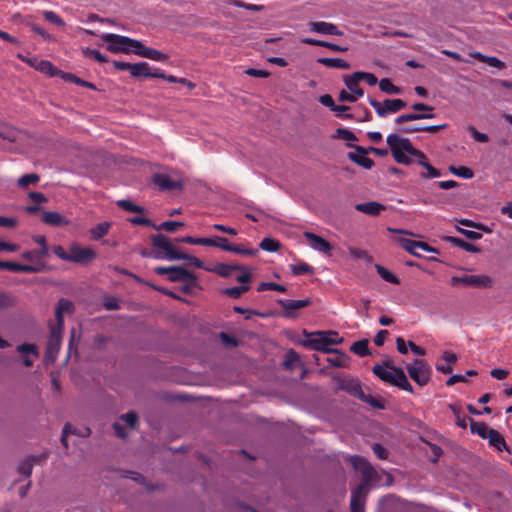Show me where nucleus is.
<instances>
[{
  "instance_id": "obj_43",
  "label": "nucleus",
  "mask_w": 512,
  "mask_h": 512,
  "mask_svg": "<svg viewBox=\"0 0 512 512\" xmlns=\"http://www.w3.org/2000/svg\"><path fill=\"white\" fill-rule=\"evenodd\" d=\"M449 170L454 175L464 178V179H471L474 176V172L466 166H459V167L450 166Z\"/></svg>"
},
{
  "instance_id": "obj_5",
  "label": "nucleus",
  "mask_w": 512,
  "mask_h": 512,
  "mask_svg": "<svg viewBox=\"0 0 512 512\" xmlns=\"http://www.w3.org/2000/svg\"><path fill=\"white\" fill-rule=\"evenodd\" d=\"M342 341L343 338L335 331H321L312 334L311 338L304 341V346L326 353H339L338 349H332L329 346L340 344Z\"/></svg>"
},
{
  "instance_id": "obj_62",
  "label": "nucleus",
  "mask_w": 512,
  "mask_h": 512,
  "mask_svg": "<svg viewBox=\"0 0 512 512\" xmlns=\"http://www.w3.org/2000/svg\"><path fill=\"white\" fill-rule=\"evenodd\" d=\"M65 78L75 84H78L80 86H83V87H87V88H90V89H95V86L94 84L90 83V82H87V81H84L82 79H80L79 77H77L76 75L74 74H66L65 75Z\"/></svg>"
},
{
  "instance_id": "obj_1",
  "label": "nucleus",
  "mask_w": 512,
  "mask_h": 512,
  "mask_svg": "<svg viewBox=\"0 0 512 512\" xmlns=\"http://www.w3.org/2000/svg\"><path fill=\"white\" fill-rule=\"evenodd\" d=\"M387 145L391 151L394 160L403 165H410L415 159L419 165L427 170V174H422L424 178L439 177L440 171L429 164L425 154L414 148L408 138L400 136L399 133H392L386 139Z\"/></svg>"
},
{
  "instance_id": "obj_47",
  "label": "nucleus",
  "mask_w": 512,
  "mask_h": 512,
  "mask_svg": "<svg viewBox=\"0 0 512 512\" xmlns=\"http://www.w3.org/2000/svg\"><path fill=\"white\" fill-rule=\"evenodd\" d=\"M32 461H40V457L33 456L31 459L23 461L19 466V472L25 477H30L32 473L33 463Z\"/></svg>"
},
{
  "instance_id": "obj_42",
  "label": "nucleus",
  "mask_w": 512,
  "mask_h": 512,
  "mask_svg": "<svg viewBox=\"0 0 512 512\" xmlns=\"http://www.w3.org/2000/svg\"><path fill=\"white\" fill-rule=\"evenodd\" d=\"M250 289L249 286H238V287H230L226 288L222 291V293L226 296H229L233 299H238L243 293L247 292Z\"/></svg>"
},
{
  "instance_id": "obj_49",
  "label": "nucleus",
  "mask_w": 512,
  "mask_h": 512,
  "mask_svg": "<svg viewBox=\"0 0 512 512\" xmlns=\"http://www.w3.org/2000/svg\"><path fill=\"white\" fill-rule=\"evenodd\" d=\"M228 4L233 5L235 7L245 8L251 11H261L264 9V6L262 5L245 3L242 0H228Z\"/></svg>"
},
{
  "instance_id": "obj_11",
  "label": "nucleus",
  "mask_w": 512,
  "mask_h": 512,
  "mask_svg": "<svg viewBox=\"0 0 512 512\" xmlns=\"http://www.w3.org/2000/svg\"><path fill=\"white\" fill-rule=\"evenodd\" d=\"M96 257V252L89 247H81L78 244H73L70 247V261L79 264H86Z\"/></svg>"
},
{
  "instance_id": "obj_38",
  "label": "nucleus",
  "mask_w": 512,
  "mask_h": 512,
  "mask_svg": "<svg viewBox=\"0 0 512 512\" xmlns=\"http://www.w3.org/2000/svg\"><path fill=\"white\" fill-rule=\"evenodd\" d=\"M109 228H110V223L102 222V223H99L98 225H96L95 227H93L91 229L90 233L95 240H98L108 233Z\"/></svg>"
},
{
  "instance_id": "obj_34",
  "label": "nucleus",
  "mask_w": 512,
  "mask_h": 512,
  "mask_svg": "<svg viewBox=\"0 0 512 512\" xmlns=\"http://www.w3.org/2000/svg\"><path fill=\"white\" fill-rule=\"evenodd\" d=\"M490 429L491 428H489L486 423H484V422H477V421H474V420L470 419V430H471V432L477 434L481 438L486 439L488 434H489V430Z\"/></svg>"
},
{
  "instance_id": "obj_44",
  "label": "nucleus",
  "mask_w": 512,
  "mask_h": 512,
  "mask_svg": "<svg viewBox=\"0 0 512 512\" xmlns=\"http://www.w3.org/2000/svg\"><path fill=\"white\" fill-rule=\"evenodd\" d=\"M352 79H354L353 74L344 76L345 85L357 98L362 97L364 95L363 89L358 87L359 82H355V84L352 85Z\"/></svg>"
},
{
  "instance_id": "obj_32",
  "label": "nucleus",
  "mask_w": 512,
  "mask_h": 512,
  "mask_svg": "<svg viewBox=\"0 0 512 512\" xmlns=\"http://www.w3.org/2000/svg\"><path fill=\"white\" fill-rule=\"evenodd\" d=\"M353 78L354 79H352V81H351L352 85L355 84V82H360L362 80L366 81L368 83V85H370V86L376 85L378 82L377 77L373 73H369V72H362V71L354 72Z\"/></svg>"
},
{
  "instance_id": "obj_53",
  "label": "nucleus",
  "mask_w": 512,
  "mask_h": 512,
  "mask_svg": "<svg viewBox=\"0 0 512 512\" xmlns=\"http://www.w3.org/2000/svg\"><path fill=\"white\" fill-rule=\"evenodd\" d=\"M259 292L266 290H274L279 292H286V287L274 282H262L259 284L258 289Z\"/></svg>"
},
{
  "instance_id": "obj_27",
  "label": "nucleus",
  "mask_w": 512,
  "mask_h": 512,
  "mask_svg": "<svg viewBox=\"0 0 512 512\" xmlns=\"http://www.w3.org/2000/svg\"><path fill=\"white\" fill-rule=\"evenodd\" d=\"M498 451L508 450L504 437L495 429H490L487 438Z\"/></svg>"
},
{
  "instance_id": "obj_41",
  "label": "nucleus",
  "mask_w": 512,
  "mask_h": 512,
  "mask_svg": "<svg viewBox=\"0 0 512 512\" xmlns=\"http://www.w3.org/2000/svg\"><path fill=\"white\" fill-rule=\"evenodd\" d=\"M22 133L16 129L8 128L0 132V139L7 140L9 142H17L21 139Z\"/></svg>"
},
{
  "instance_id": "obj_40",
  "label": "nucleus",
  "mask_w": 512,
  "mask_h": 512,
  "mask_svg": "<svg viewBox=\"0 0 512 512\" xmlns=\"http://www.w3.org/2000/svg\"><path fill=\"white\" fill-rule=\"evenodd\" d=\"M260 248L268 252H277L280 249V243L273 238H264L260 242Z\"/></svg>"
},
{
  "instance_id": "obj_48",
  "label": "nucleus",
  "mask_w": 512,
  "mask_h": 512,
  "mask_svg": "<svg viewBox=\"0 0 512 512\" xmlns=\"http://www.w3.org/2000/svg\"><path fill=\"white\" fill-rule=\"evenodd\" d=\"M83 54L88 57L96 60L99 63H106L108 62V58L103 55L100 51L96 49L86 48L83 50Z\"/></svg>"
},
{
  "instance_id": "obj_55",
  "label": "nucleus",
  "mask_w": 512,
  "mask_h": 512,
  "mask_svg": "<svg viewBox=\"0 0 512 512\" xmlns=\"http://www.w3.org/2000/svg\"><path fill=\"white\" fill-rule=\"evenodd\" d=\"M184 226L183 222H177V221H166L160 224L159 226L155 225V229L157 230H165L167 232H175L178 227Z\"/></svg>"
},
{
  "instance_id": "obj_20",
  "label": "nucleus",
  "mask_w": 512,
  "mask_h": 512,
  "mask_svg": "<svg viewBox=\"0 0 512 512\" xmlns=\"http://www.w3.org/2000/svg\"><path fill=\"white\" fill-rule=\"evenodd\" d=\"M168 279L171 282L184 281L191 283L193 285L196 283L197 280L196 276L192 272H189L188 270L180 266H175L171 275L168 276Z\"/></svg>"
},
{
  "instance_id": "obj_18",
  "label": "nucleus",
  "mask_w": 512,
  "mask_h": 512,
  "mask_svg": "<svg viewBox=\"0 0 512 512\" xmlns=\"http://www.w3.org/2000/svg\"><path fill=\"white\" fill-rule=\"evenodd\" d=\"M61 345V333L55 328H52L46 349V355L50 359H55Z\"/></svg>"
},
{
  "instance_id": "obj_46",
  "label": "nucleus",
  "mask_w": 512,
  "mask_h": 512,
  "mask_svg": "<svg viewBox=\"0 0 512 512\" xmlns=\"http://www.w3.org/2000/svg\"><path fill=\"white\" fill-rule=\"evenodd\" d=\"M290 269H291L292 274L295 276L313 273V268L306 263L290 265Z\"/></svg>"
},
{
  "instance_id": "obj_36",
  "label": "nucleus",
  "mask_w": 512,
  "mask_h": 512,
  "mask_svg": "<svg viewBox=\"0 0 512 512\" xmlns=\"http://www.w3.org/2000/svg\"><path fill=\"white\" fill-rule=\"evenodd\" d=\"M40 180V177L38 174L36 173H31V174H25L23 176H21L18 181H17V185L22 188V189H25L27 188L29 185H35L39 182Z\"/></svg>"
},
{
  "instance_id": "obj_51",
  "label": "nucleus",
  "mask_w": 512,
  "mask_h": 512,
  "mask_svg": "<svg viewBox=\"0 0 512 512\" xmlns=\"http://www.w3.org/2000/svg\"><path fill=\"white\" fill-rule=\"evenodd\" d=\"M334 137L348 142L357 140L356 135L352 131L345 128H338Z\"/></svg>"
},
{
  "instance_id": "obj_12",
  "label": "nucleus",
  "mask_w": 512,
  "mask_h": 512,
  "mask_svg": "<svg viewBox=\"0 0 512 512\" xmlns=\"http://www.w3.org/2000/svg\"><path fill=\"white\" fill-rule=\"evenodd\" d=\"M133 77L135 78H141V77H163V71L155 68L152 69L149 63L147 62H139V63H133L131 73Z\"/></svg>"
},
{
  "instance_id": "obj_30",
  "label": "nucleus",
  "mask_w": 512,
  "mask_h": 512,
  "mask_svg": "<svg viewBox=\"0 0 512 512\" xmlns=\"http://www.w3.org/2000/svg\"><path fill=\"white\" fill-rule=\"evenodd\" d=\"M317 62L329 67V68H337V69H349L350 64L340 58H319L317 59Z\"/></svg>"
},
{
  "instance_id": "obj_9",
  "label": "nucleus",
  "mask_w": 512,
  "mask_h": 512,
  "mask_svg": "<svg viewBox=\"0 0 512 512\" xmlns=\"http://www.w3.org/2000/svg\"><path fill=\"white\" fill-rule=\"evenodd\" d=\"M451 285H464L470 287H490L492 279L486 275H462L453 276L450 280Z\"/></svg>"
},
{
  "instance_id": "obj_14",
  "label": "nucleus",
  "mask_w": 512,
  "mask_h": 512,
  "mask_svg": "<svg viewBox=\"0 0 512 512\" xmlns=\"http://www.w3.org/2000/svg\"><path fill=\"white\" fill-rule=\"evenodd\" d=\"M153 182L156 186L159 187L160 190L163 191H172L181 189L183 183L181 181H175L171 179L168 175L158 173L153 176Z\"/></svg>"
},
{
  "instance_id": "obj_19",
  "label": "nucleus",
  "mask_w": 512,
  "mask_h": 512,
  "mask_svg": "<svg viewBox=\"0 0 512 512\" xmlns=\"http://www.w3.org/2000/svg\"><path fill=\"white\" fill-rule=\"evenodd\" d=\"M339 388L359 399L363 397V390L358 379L348 378L340 381Z\"/></svg>"
},
{
  "instance_id": "obj_13",
  "label": "nucleus",
  "mask_w": 512,
  "mask_h": 512,
  "mask_svg": "<svg viewBox=\"0 0 512 512\" xmlns=\"http://www.w3.org/2000/svg\"><path fill=\"white\" fill-rule=\"evenodd\" d=\"M278 304L283 308L284 310V316L287 318H292L295 316L294 311L298 309L305 308L311 304L310 299H303V300H284L279 299Z\"/></svg>"
},
{
  "instance_id": "obj_26",
  "label": "nucleus",
  "mask_w": 512,
  "mask_h": 512,
  "mask_svg": "<svg viewBox=\"0 0 512 512\" xmlns=\"http://www.w3.org/2000/svg\"><path fill=\"white\" fill-rule=\"evenodd\" d=\"M207 271L214 272L221 277H228L234 270H244L243 266L240 265H229L219 263L213 268H205Z\"/></svg>"
},
{
  "instance_id": "obj_2",
  "label": "nucleus",
  "mask_w": 512,
  "mask_h": 512,
  "mask_svg": "<svg viewBox=\"0 0 512 512\" xmlns=\"http://www.w3.org/2000/svg\"><path fill=\"white\" fill-rule=\"evenodd\" d=\"M351 463L356 470L362 473V480L361 483L351 492L350 509L351 512H364L368 486L370 483L376 481L377 472L373 466L362 457H351Z\"/></svg>"
},
{
  "instance_id": "obj_22",
  "label": "nucleus",
  "mask_w": 512,
  "mask_h": 512,
  "mask_svg": "<svg viewBox=\"0 0 512 512\" xmlns=\"http://www.w3.org/2000/svg\"><path fill=\"white\" fill-rule=\"evenodd\" d=\"M355 209L361 213H364V214H367L370 216H378L386 208L381 203H378L375 201H370V202L356 204Z\"/></svg>"
},
{
  "instance_id": "obj_56",
  "label": "nucleus",
  "mask_w": 512,
  "mask_h": 512,
  "mask_svg": "<svg viewBox=\"0 0 512 512\" xmlns=\"http://www.w3.org/2000/svg\"><path fill=\"white\" fill-rule=\"evenodd\" d=\"M338 354L339 357L337 358H328V362L330 363L331 366L334 367H346L349 359L348 356L342 353L340 350Z\"/></svg>"
},
{
  "instance_id": "obj_64",
  "label": "nucleus",
  "mask_w": 512,
  "mask_h": 512,
  "mask_svg": "<svg viewBox=\"0 0 512 512\" xmlns=\"http://www.w3.org/2000/svg\"><path fill=\"white\" fill-rule=\"evenodd\" d=\"M348 110H349V107L346 105H335V107L332 111H334L336 113V116L338 118L350 119V118H352V115L346 113V111H348Z\"/></svg>"
},
{
  "instance_id": "obj_6",
  "label": "nucleus",
  "mask_w": 512,
  "mask_h": 512,
  "mask_svg": "<svg viewBox=\"0 0 512 512\" xmlns=\"http://www.w3.org/2000/svg\"><path fill=\"white\" fill-rule=\"evenodd\" d=\"M100 37L107 43L106 49L112 53H134V49L139 46V40L119 34L105 33Z\"/></svg>"
},
{
  "instance_id": "obj_31",
  "label": "nucleus",
  "mask_w": 512,
  "mask_h": 512,
  "mask_svg": "<svg viewBox=\"0 0 512 512\" xmlns=\"http://www.w3.org/2000/svg\"><path fill=\"white\" fill-rule=\"evenodd\" d=\"M379 88L388 95H398L402 93V89L394 85L388 78H383L379 81Z\"/></svg>"
},
{
  "instance_id": "obj_29",
  "label": "nucleus",
  "mask_w": 512,
  "mask_h": 512,
  "mask_svg": "<svg viewBox=\"0 0 512 512\" xmlns=\"http://www.w3.org/2000/svg\"><path fill=\"white\" fill-rule=\"evenodd\" d=\"M473 57L477 59L480 62L486 63L487 65L497 68V69H504L505 63L494 56H486L480 52H476L473 54Z\"/></svg>"
},
{
  "instance_id": "obj_58",
  "label": "nucleus",
  "mask_w": 512,
  "mask_h": 512,
  "mask_svg": "<svg viewBox=\"0 0 512 512\" xmlns=\"http://www.w3.org/2000/svg\"><path fill=\"white\" fill-rule=\"evenodd\" d=\"M468 131L470 132L473 139L480 143H486L489 141V137L485 133L479 132L474 126H469Z\"/></svg>"
},
{
  "instance_id": "obj_10",
  "label": "nucleus",
  "mask_w": 512,
  "mask_h": 512,
  "mask_svg": "<svg viewBox=\"0 0 512 512\" xmlns=\"http://www.w3.org/2000/svg\"><path fill=\"white\" fill-rule=\"evenodd\" d=\"M399 242L401 243L402 247L407 252H409L410 254H412L416 257H422L421 252L439 253V251L436 248L430 246L426 242L415 241V240L406 239V238H401L399 240Z\"/></svg>"
},
{
  "instance_id": "obj_54",
  "label": "nucleus",
  "mask_w": 512,
  "mask_h": 512,
  "mask_svg": "<svg viewBox=\"0 0 512 512\" xmlns=\"http://www.w3.org/2000/svg\"><path fill=\"white\" fill-rule=\"evenodd\" d=\"M299 362V356L294 350H289L285 355L283 365L286 369H291L295 363Z\"/></svg>"
},
{
  "instance_id": "obj_17",
  "label": "nucleus",
  "mask_w": 512,
  "mask_h": 512,
  "mask_svg": "<svg viewBox=\"0 0 512 512\" xmlns=\"http://www.w3.org/2000/svg\"><path fill=\"white\" fill-rule=\"evenodd\" d=\"M134 53L138 56L148 58L154 61H166L168 59V55L165 53H162L161 51H158L153 48L146 47L142 44L141 41H139V46H137V49H134Z\"/></svg>"
},
{
  "instance_id": "obj_15",
  "label": "nucleus",
  "mask_w": 512,
  "mask_h": 512,
  "mask_svg": "<svg viewBox=\"0 0 512 512\" xmlns=\"http://www.w3.org/2000/svg\"><path fill=\"white\" fill-rule=\"evenodd\" d=\"M310 31L323 34V35H336L342 36L343 32L338 29V27L329 22L319 21V22H310L308 24Z\"/></svg>"
},
{
  "instance_id": "obj_35",
  "label": "nucleus",
  "mask_w": 512,
  "mask_h": 512,
  "mask_svg": "<svg viewBox=\"0 0 512 512\" xmlns=\"http://www.w3.org/2000/svg\"><path fill=\"white\" fill-rule=\"evenodd\" d=\"M368 344L369 342L366 339L359 340L351 345L350 350L358 356H368L370 355Z\"/></svg>"
},
{
  "instance_id": "obj_37",
  "label": "nucleus",
  "mask_w": 512,
  "mask_h": 512,
  "mask_svg": "<svg viewBox=\"0 0 512 512\" xmlns=\"http://www.w3.org/2000/svg\"><path fill=\"white\" fill-rule=\"evenodd\" d=\"M375 268H376L378 274L380 275V277L382 279H384L386 282H389L391 284H399L400 283L398 277L395 276L393 273H391L385 267H383V266H381L379 264H376Z\"/></svg>"
},
{
  "instance_id": "obj_21",
  "label": "nucleus",
  "mask_w": 512,
  "mask_h": 512,
  "mask_svg": "<svg viewBox=\"0 0 512 512\" xmlns=\"http://www.w3.org/2000/svg\"><path fill=\"white\" fill-rule=\"evenodd\" d=\"M42 221L52 227H62L69 224V220L66 217L54 211L44 212Z\"/></svg>"
},
{
  "instance_id": "obj_25",
  "label": "nucleus",
  "mask_w": 512,
  "mask_h": 512,
  "mask_svg": "<svg viewBox=\"0 0 512 512\" xmlns=\"http://www.w3.org/2000/svg\"><path fill=\"white\" fill-rule=\"evenodd\" d=\"M445 241L451 243L453 246L459 247L470 253H479L481 251V249L476 245L471 244L458 237L447 236L445 237Z\"/></svg>"
},
{
  "instance_id": "obj_8",
  "label": "nucleus",
  "mask_w": 512,
  "mask_h": 512,
  "mask_svg": "<svg viewBox=\"0 0 512 512\" xmlns=\"http://www.w3.org/2000/svg\"><path fill=\"white\" fill-rule=\"evenodd\" d=\"M406 368H407V372H408L409 376L419 386H425L431 380L432 369L422 359H415L413 362L409 363L406 366Z\"/></svg>"
},
{
  "instance_id": "obj_60",
  "label": "nucleus",
  "mask_w": 512,
  "mask_h": 512,
  "mask_svg": "<svg viewBox=\"0 0 512 512\" xmlns=\"http://www.w3.org/2000/svg\"><path fill=\"white\" fill-rule=\"evenodd\" d=\"M44 18L45 20L57 25V26H64L65 25V22L62 20V18H60L59 15H57L55 12L53 11H45L44 12Z\"/></svg>"
},
{
  "instance_id": "obj_61",
  "label": "nucleus",
  "mask_w": 512,
  "mask_h": 512,
  "mask_svg": "<svg viewBox=\"0 0 512 512\" xmlns=\"http://www.w3.org/2000/svg\"><path fill=\"white\" fill-rule=\"evenodd\" d=\"M417 120H420V113H407V114L399 115L395 119V123L396 124H403V123H406V122L417 121Z\"/></svg>"
},
{
  "instance_id": "obj_16",
  "label": "nucleus",
  "mask_w": 512,
  "mask_h": 512,
  "mask_svg": "<svg viewBox=\"0 0 512 512\" xmlns=\"http://www.w3.org/2000/svg\"><path fill=\"white\" fill-rule=\"evenodd\" d=\"M304 237L307 239L312 249L319 251L323 254H330L331 245L321 236H318L312 232H305Z\"/></svg>"
},
{
  "instance_id": "obj_24",
  "label": "nucleus",
  "mask_w": 512,
  "mask_h": 512,
  "mask_svg": "<svg viewBox=\"0 0 512 512\" xmlns=\"http://www.w3.org/2000/svg\"><path fill=\"white\" fill-rule=\"evenodd\" d=\"M0 270H8L11 272H24V273H34L37 269L31 265H23L16 262L11 261H0Z\"/></svg>"
},
{
  "instance_id": "obj_50",
  "label": "nucleus",
  "mask_w": 512,
  "mask_h": 512,
  "mask_svg": "<svg viewBox=\"0 0 512 512\" xmlns=\"http://www.w3.org/2000/svg\"><path fill=\"white\" fill-rule=\"evenodd\" d=\"M477 372L475 370H468L466 372V375H460V374H455V375H452L447 381H446V385L447 386H452L458 382H466L467 381V377L468 376H474L476 375Z\"/></svg>"
},
{
  "instance_id": "obj_33",
  "label": "nucleus",
  "mask_w": 512,
  "mask_h": 512,
  "mask_svg": "<svg viewBox=\"0 0 512 512\" xmlns=\"http://www.w3.org/2000/svg\"><path fill=\"white\" fill-rule=\"evenodd\" d=\"M90 433H91V431L88 427L84 428L83 431L78 433V432H76V430L72 429V426L70 424H66L62 431L61 442L65 448H68V443H67L68 434H78L81 437H86V436H89Z\"/></svg>"
},
{
  "instance_id": "obj_45",
  "label": "nucleus",
  "mask_w": 512,
  "mask_h": 512,
  "mask_svg": "<svg viewBox=\"0 0 512 512\" xmlns=\"http://www.w3.org/2000/svg\"><path fill=\"white\" fill-rule=\"evenodd\" d=\"M36 69L50 76H54L57 72V68L47 60H40Z\"/></svg>"
},
{
  "instance_id": "obj_52",
  "label": "nucleus",
  "mask_w": 512,
  "mask_h": 512,
  "mask_svg": "<svg viewBox=\"0 0 512 512\" xmlns=\"http://www.w3.org/2000/svg\"><path fill=\"white\" fill-rule=\"evenodd\" d=\"M359 399L367 404H369L370 406H372L373 408H377V409H384V403L375 398L374 396L370 395V394H365L363 392V397H359Z\"/></svg>"
},
{
  "instance_id": "obj_59",
  "label": "nucleus",
  "mask_w": 512,
  "mask_h": 512,
  "mask_svg": "<svg viewBox=\"0 0 512 512\" xmlns=\"http://www.w3.org/2000/svg\"><path fill=\"white\" fill-rule=\"evenodd\" d=\"M214 247H218L224 251L231 252L233 245L229 243L227 238L215 236L214 237Z\"/></svg>"
},
{
  "instance_id": "obj_4",
  "label": "nucleus",
  "mask_w": 512,
  "mask_h": 512,
  "mask_svg": "<svg viewBox=\"0 0 512 512\" xmlns=\"http://www.w3.org/2000/svg\"><path fill=\"white\" fill-rule=\"evenodd\" d=\"M372 371L382 381L413 393V387L403 369L391 366L389 362H384L383 364H376Z\"/></svg>"
},
{
  "instance_id": "obj_3",
  "label": "nucleus",
  "mask_w": 512,
  "mask_h": 512,
  "mask_svg": "<svg viewBox=\"0 0 512 512\" xmlns=\"http://www.w3.org/2000/svg\"><path fill=\"white\" fill-rule=\"evenodd\" d=\"M153 247L165 252V255L156 254V259H167V260H187L191 265L196 268H204V264L201 260L195 256L188 255L186 253L179 252L177 248L171 243V241L163 234H157L152 237Z\"/></svg>"
},
{
  "instance_id": "obj_57",
  "label": "nucleus",
  "mask_w": 512,
  "mask_h": 512,
  "mask_svg": "<svg viewBox=\"0 0 512 512\" xmlns=\"http://www.w3.org/2000/svg\"><path fill=\"white\" fill-rule=\"evenodd\" d=\"M219 338L226 347L232 348L238 346L239 344V341L235 337L229 335L226 332H220Z\"/></svg>"
},
{
  "instance_id": "obj_23",
  "label": "nucleus",
  "mask_w": 512,
  "mask_h": 512,
  "mask_svg": "<svg viewBox=\"0 0 512 512\" xmlns=\"http://www.w3.org/2000/svg\"><path fill=\"white\" fill-rule=\"evenodd\" d=\"M73 307V303L67 299L62 298L58 301L55 310V317L59 329H62L63 327V314L65 312H71L73 310Z\"/></svg>"
},
{
  "instance_id": "obj_63",
  "label": "nucleus",
  "mask_w": 512,
  "mask_h": 512,
  "mask_svg": "<svg viewBox=\"0 0 512 512\" xmlns=\"http://www.w3.org/2000/svg\"><path fill=\"white\" fill-rule=\"evenodd\" d=\"M121 419L123 421H125L127 423V425L129 427H131L132 429H134L137 425V422H138V417H137V414L135 412H128L126 414H123L121 416Z\"/></svg>"
},
{
  "instance_id": "obj_28",
  "label": "nucleus",
  "mask_w": 512,
  "mask_h": 512,
  "mask_svg": "<svg viewBox=\"0 0 512 512\" xmlns=\"http://www.w3.org/2000/svg\"><path fill=\"white\" fill-rule=\"evenodd\" d=\"M348 158L356 163L357 165L365 168V169H371L374 166V161L367 157L365 154H361L358 152H349Z\"/></svg>"
},
{
  "instance_id": "obj_7",
  "label": "nucleus",
  "mask_w": 512,
  "mask_h": 512,
  "mask_svg": "<svg viewBox=\"0 0 512 512\" xmlns=\"http://www.w3.org/2000/svg\"><path fill=\"white\" fill-rule=\"evenodd\" d=\"M368 102L380 118H386L390 114L398 113L407 106V102L399 98L385 99L384 101L369 98Z\"/></svg>"
},
{
  "instance_id": "obj_39",
  "label": "nucleus",
  "mask_w": 512,
  "mask_h": 512,
  "mask_svg": "<svg viewBox=\"0 0 512 512\" xmlns=\"http://www.w3.org/2000/svg\"><path fill=\"white\" fill-rule=\"evenodd\" d=\"M117 205L122 208L125 211L131 212V213H144L145 209L141 206H138L134 203H132L129 200H119L117 201Z\"/></svg>"
}]
</instances>
